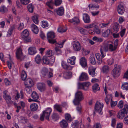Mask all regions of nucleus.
<instances>
[{"instance_id":"58","label":"nucleus","mask_w":128,"mask_h":128,"mask_svg":"<svg viewBox=\"0 0 128 128\" xmlns=\"http://www.w3.org/2000/svg\"><path fill=\"white\" fill-rule=\"evenodd\" d=\"M42 26L44 28L48 27V25L47 21H42Z\"/></svg>"},{"instance_id":"54","label":"nucleus","mask_w":128,"mask_h":128,"mask_svg":"<svg viewBox=\"0 0 128 128\" xmlns=\"http://www.w3.org/2000/svg\"><path fill=\"white\" fill-rule=\"evenodd\" d=\"M27 77V75L24 71H22V72L21 78L22 80H26Z\"/></svg>"},{"instance_id":"27","label":"nucleus","mask_w":128,"mask_h":128,"mask_svg":"<svg viewBox=\"0 0 128 128\" xmlns=\"http://www.w3.org/2000/svg\"><path fill=\"white\" fill-rule=\"evenodd\" d=\"M56 12L58 15L62 16L64 13V10L63 7H60L56 10Z\"/></svg>"},{"instance_id":"61","label":"nucleus","mask_w":128,"mask_h":128,"mask_svg":"<svg viewBox=\"0 0 128 128\" xmlns=\"http://www.w3.org/2000/svg\"><path fill=\"white\" fill-rule=\"evenodd\" d=\"M114 59L113 58L110 59L108 60L107 63L109 65H111L114 62Z\"/></svg>"},{"instance_id":"5","label":"nucleus","mask_w":128,"mask_h":128,"mask_svg":"<svg viewBox=\"0 0 128 128\" xmlns=\"http://www.w3.org/2000/svg\"><path fill=\"white\" fill-rule=\"evenodd\" d=\"M121 66L117 65L116 64L114 66V68L112 70L111 73L113 77L114 78L118 77L120 74V70Z\"/></svg>"},{"instance_id":"24","label":"nucleus","mask_w":128,"mask_h":128,"mask_svg":"<svg viewBox=\"0 0 128 128\" xmlns=\"http://www.w3.org/2000/svg\"><path fill=\"white\" fill-rule=\"evenodd\" d=\"M31 29L32 31L36 34H37L39 31L38 28L37 26L34 24H32L31 26Z\"/></svg>"},{"instance_id":"43","label":"nucleus","mask_w":128,"mask_h":128,"mask_svg":"<svg viewBox=\"0 0 128 128\" xmlns=\"http://www.w3.org/2000/svg\"><path fill=\"white\" fill-rule=\"evenodd\" d=\"M78 88L79 89H82L85 90H87V88H85L84 82L82 83H79L78 84Z\"/></svg>"},{"instance_id":"44","label":"nucleus","mask_w":128,"mask_h":128,"mask_svg":"<svg viewBox=\"0 0 128 128\" xmlns=\"http://www.w3.org/2000/svg\"><path fill=\"white\" fill-rule=\"evenodd\" d=\"M80 124V123L78 120H76L73 122L72 124L73 128H78Z\"/></svg>"},{"instance_id":"2","label":"nucleus","mask_w":128,"mask_h":128,"mask_svg":"<svg viewBox=\"0 0 128 128\" xmlns=\"http://www.w3.org/2000/svg\"><path fill=\"white\" fill-rule=\"evenodd\" d=\"M52 112V110L50 108H48L46 110L43 111L42 113L41 114L40 119L41 121H43L44 118H46L47 120H49V117Z\"/></svg>"},{"instance_id":"40","label":"nucleus","mask_w":128,"mask_h":128,"mask_svg":"<svg viewBox=\"0 0 128 128\" xmlns=\"http://www.w3.org/2000/svg\"><path fill=\"white\" fill-rule=\"evenodd\" d=\"M28 9L30 12L32 13L33 12L34 7L32 4H30L28 6Z\"/></svg>"},{"instance_id":"36","label":"nucleus","mask_w":128,"mask_h":128,"mask_svg":"<svg viewBox=\"0 0 128 128\" xmlns=\"http://www.w3.org/2000/svg\"><path fill=\"white\" fill-rule=\"evenodd\" d=\"M65 118L68 122H70L72 120L70 115L69 114H66L65 115Z\"/></svg>"},{"instance_id":"11","label":"nucleus","mask_w":128,"mask_h":128,"mask_svg":"<svg viewBox=\"0 0 128 128\" xmlns=\"http://www.w3.org/2000/svg\"><path fill=\"white\" fill-rule=\"evenodd\" d=\"M16 56L18 59L20 61L24 60L25 58L22 52L21 49L20 48H18L16 52Z\"/></svg>"},{"instance_id":"12","label":"nucleus","mask_w":128,"mask_h":128,"mask_svg":"<svg viewBox=\"0 0 128 128\" xmlns=\"http://www.w3.org/2000/svg\"><path fill=\"white\" fill-rule=\"evenodd\" d=\"M72 45L74 50L78 52L81 49L80 45V42L77 40L73 41L72 43Z\"/></svg>"},{"instance_id":"48","label":"nucleus","mask_w":128,"mask_h":128,"mask_svg":"<svg viewBox=\"0 0 128 128\" xmlns=\"http://www.w3.org/2000/svg\"><path fill=\"white\" fill-rule=\"evenodd\" d=\"M54 108L58 112H61L62 111V108L61 106L59 105H55L54 106Z\"/></svg>"},{"instance_id":"31","label":"nucleus","mask_w":128,"mask_h":128,"mask_svg":"<svg viewBox=\"0 0 128 128\" xmlns=\"http://www.w3.org/2000/svg\"><path fill=\"white\" fill-rule=\"evenodd\" d=\"M32 97L34 99V101H36V100L38 99L39 98V96L36 92H34L32 94Z\"/></svg>"},{"instance_id":"14","label":"nucleus","mask_w":128,"mask_h":128,"mask_svg":"<svg viewBox=\"0 0 128 128\" xmlns=\"http://www.w3.org/2000/svg\"><path fill=\"white\" fill-rule=\"evenodd\" d=\"M113 31L116 33L120 29V25L118 23L116 22L112 24L111 26Z\"/></svg>"},{"instance_id":"46","label":"nucleus","mask_w":128,"mask_h":128,"mask_svg":"<svg viewBox=\"0 0 128 128\" xmlns=\"http://www.w3.org/2000/svg\"><path fill=\"white\" fill-rule=\"evenodd\" d=\"M90 62L93 65H95L96 64V61L94 57L93 56H90Z\"/></svg>"},{"instance_id":"59","label":"nucleus","mask_w":128,"mask_h":128,"mask_svg":"<svg viewBox=\"0 0 128 128\" xmlns=\"http://www.w3.org/2000/svg\"><path fill=\"white\" fill-rule=\"evenodd\" d=\"M62 2V0H55L54 4L56 6H59L61 4Z\"/></svg>"},{"instance_id":"30","label":"nucleus","mask_w":128,"mask_h":128,"mask_svg":"<svg viewBox=\"0 0 128 128\" xmlns=\"http://www.w3.org/2000/svg\"><path fill=\"white\" fill-rule=\"evenodd\" d=\"M62 65L64 69L66 70H71L73 68L72 66L70 65H68L64 62L62 63Z\"/></svg>"},{"instance_id":"17","label":"nucleus","mask_w":128,"mask_h":128,"mask_svg":"<svg viewBox=\"0 0 128 128\" xmlns=\"http://www.w3.org/2000/svg\"><path fill=\"white\" fill-rule=\"evenodd\" d=\"M127 113H128L127 112L125 111L124 110H122L119 111L118 114L117 115V116L118 118L122 119Z\"/></svg>"},{"instance_id":"1","label":"nucleus","mask_w":128,"mask_h":128,"mask_svg":"<svg viewBox=\"0 0 128 128\" xmlns=\"http://www.w3.org/2000/svg\"><path fill=\"white\" fill-rule=\"evenodd\" d=\"M84 98L83 94L82 92L78 91L75 93V98L73 101V102L75 105L78 104L80 101L82 100Z\"/></svg>"},{"instance_id":"6","label":"nucleus","mask_w":128,"mask_h":128,"mask_svg":"<svg viewBox=\"0 0 128 128\" xmlns=\"http://www.w3.org/2000/svg\"><path fill=\"white\" fill-rule=\"evenodd\" d=\"M7 92L6 90L4 91L3 92V97L6 101V103L8 106H10V105L12 104L13 101L11 100L12 98L11 96L9 94H7Z\"/></svg>"},{"instance_id":"35","label":"nucleus","mask_w":128,"mask_h":128,"mask_svg":"<svg viewBox=\"0 0 128 128\" xmlns=\"http://www.w3.org/2000/svg\"><path fill=\"white\" fill-rule=\"evenodd\" d=\"M68 22H74V24H78L80 22V20L77 17H75L72 19L68 20Z\"/></svg>"},{"instance_id":"8","label":"nucleus","mask_w":128,"mask_h":128,"mask_svg":"<svg viewBox=\"0 0 128 128\" xmlns=\"http://www.w3.org/2000/svg\"><path fill=\"white\" fill-rule=\"evenodd\" d=\"M54 33L53 32H50L47 34V38L49 42L51 44H54L56 42L55 40L54 39L55 37Z\"/></svg>"},{"instance_id":"16","label":"nucleus","mask_w":128,"mask_h":128,"mask_svg":"<svg viewBox=\"0 0 128 128\" xmlns=\"http://www.w3.org/2000/svg\"><path fill=\"white\" fill-rule=\"evenodd\" d=\"M96 68H94L92 66H90L88 68V72L89 74L92 77H94L96 75V73H95Z\"/></svg>"},{"instance_id":"50","label":"nucleus","mask_w":128,"mask_h":128,"mask_svg":"<svg viewBox=\"0 0 128 128\" xmlns=\"http://www.w3.org/2000/svg\"><path fill=\"white\" fill-rule=\"evenodd\" d=\"M67 29L64 27H60L58 29V31L61 33L65 32Z\"/></svg>"},{"instance_id":"60","label":"nucleus","mask_w":128,"mask_h":128,"mask_svg":"<svg viewBox=\"0 0 128 128\" xmlns=\"http://www.w3.org/2000/svg\"><path fill=\"white\" fill-rule=\"evenodd\" d=\"M22 4L24 5L27 4L30 2L29 0H20Z\"/></svg>"},{"instance_id":"38","label":"nucleus","mask_w":128,"mask_h":128,"mask_svg":"<svg viewBox=\"0 0 128 128\" xmlns=\"http://www.w3.org/2000/svg\"><path fill=\"white\" fill-rule=\"evenodd\" d=\"M51 117L52 120L54 121H56L58 120L59 118V116L58 114L55 113H54L52 114Z\"/></svg>"},{"instance_id":"9","label":"nucleus","mask_w":128,"mask_h":128,"mask_svg":"<svg viewBox=\"0 0 128 128\" xmlns=\"http://www.w3.org/2000/svg\"><path fill=\"white\" fill-rule=\"evenodd\" d=\"M112 94L106 95V98L105 99V100L107 104H108L109 101L111 100L110 105L112 107L115 106L117 103V102L116 101L115 102L112 100Z\"/></svg>"},{"instance_id":"7","label":"nucleus","mask_w":128,"mask_h":128,"mask_svg":"<svg viewBox=\"0 0 128 128\" xmlns=\"http://www.w3.org/2000/svg\"><path fill=\"white\" fill-rule=\"evenodd\" d=\"M104 104L102 103L97 102L94 107L95 112H98L100 115H102V108Z\"/></svg>"},{"instance_id":"51","label":"nucleus","mask_w":128,"mask_h":128,"mask_svg":"<svg viewBox=\"0 0 128 128\" xmlns=\"http://www.w3.org/2000/svg\"><path fill=\"white\" fill-rule=\"evenodd\" d=\"M35 60L36 62L38 64H39L40 63L41 58L40 55H37L35 58Z\"/></svg>"},{"instance_id":"19","label":"nucleus","mask_w":128,"mask_h":128,"mask_svg":"<svg viewBox=\"0 0 128 128\" xmlns=\"http://www.w3.org/2000/svg\"><path fill=\"white\" fill-rule=\"evenodd\" d=\"M117 11L119 14H123L124 11V6L122 4L118 5L117 8Z\"/></svg>"},{"instance_id":"56","label":"nucleus","mask_w":128,"mask_h":128,"mask_svg":"<svg viewBox=\"0 0 128 128\" xmlns=\"http://www.w3.org/2000/svg\"><path fill=\"white\" fill-rule=\"evenodd\" d=\"M78 30L82 34H84L86 32V30L81 28H78Z\"/></svg>"},{"instance_id":"41","label":"nucleus","mask_w":128,"mask_h":128,"mask_svg":"<svg viewBox=\"0 0 128 128\" xmlns=\"http://www.w3.org/2000/svg\"><path fill=\"white\" fill-rule=\"evenodd\" d=\"M54 4V2L52 0H48L46 3V5L51 9L53 8L52 5Z\"/></svg>"},{"instance_id":"57","label":"nucleus","mask_w":128,"mask_h":128,"mask_svg":"<svg viewBox=\"0 0 128 128\" xmlns=\"http://www.w3.org/2000/svg\"><path fill=\"white\" fill-rule=\"evenodd\" d=\"M20 121L23 123L26 122L28 121L27 120L25 117L21 116L20 117Z\"/></svg>"},{"instance_id":"21","label":"nucleus","mask_w":128,"mask_h":128,"mask_svg":"<svg viewBox=\"0 0 128 128\" xmlns=\"http://www.w3.org/2000/svg\"><path fill=\"white\" fill-rule=\"evenodd\" d=\"M16 26V24H14L11 26L10 27L7 32V36H10L12 34L13 30Z\"/></svg>"},{"instance_id":"63","label":"nucleus","mask_w":128,"mask_h":128,"mask_svg":"<svg viewBox=\"0 0 128 128\" xmlns=\"http://www.w3.org/2000/svg\"><path fill=\"white\" fill-rule=\"evenodd\" d=\"M118 106L120 108H122L123 106V101L122 100L120 101L118 104Z\"/></svg>"},{"instance_id":"47","label":"nucleus","mask_w":128,"mask_h":128,"mask_svg":"<svg viewBox=\"0 0 128 128\" xmlns=\"http://www.w3.org/2000/svg\"><path fill=\"white\" fill-rule=\"evenodd\" d=\"M48 70L47 68L46 67H44L42 70L41 73L43 75L45 76L48 73Z\"/></svg>"},{"instance_id":"29","label":"nucleus","mask_w":128,"mask_h":128,"mask_svg":"<svg viewBox=\"0 0 128 128\" xmlns=\"http://www.w3.org/2000/svg\"><path fill=\"white\" fill-rule=\"evenodd\" d=\"M33 84V81L30 78L27 79L24 82V84L25 86H32Z\"/></svg>"},{"instance_id":"62","label":"nucleus","mask_w":128,"mask_h":128,"mask_svg":"<svg viewBox=\"0 0 128 128\" xmlns=\"http://www.w3.org/2000/svg\"><path fill=\"white\" fill-rule=\"evenodd\" d=\"M116 120L115 118H113L112 120L111 126L113 127H114L116 126Z\"/></svg>"},{"instance_id":"49","label":"nucleus","mask_w":128,"mask_h":128,"mask_svg":"<svg viewBox=\"0 0 128 128\" xmlns=\"http://www.w3.org/2000/svg\"><path fill=\"white\" fill-rule=\"evenodd\" d=\"M33 22L36 24H38V17L36 16H33L32 18Z\"/></svg>"},{"instance_id":"33","label":"nucleus","mask_w":128,"mask_h":128,"mask_svg":"<svg viewBox=\"0 0 128 128\" xmlns=\"http://www.w3.org/2000/svg\"><path fill=\"white\" fill-rule=\"evenodd\" d=\"M31 110L33 111L36 110L38 108V106L36 103L32 104H31L30 106Z\"/></svg>"},{"instance_id":"25","label":"nucleus","mask_w":128,"mask_h":128,"mask_svg":"<svg viewBox=\"0 0 128 128\" xmlns=\"http://www.w3.org/2000/svg\"><path fill=\"white\" fill-rule=\"evenodd\" d=\"M83 20L84 22L86 23H89L90 21L89 16L87 14H84L83 16Z\"/></svg>"},{"instance_id":"10","label":"nucleus","mask_w":128,"mask_h":128,"mask_svg":"<svg viewBox=\"0 0 128 128\" xmlns=\"http://www.w3.org/2000/svg\"><path fill=\"white\" fill-rule=\"evenodd\" d=\"M108 50L110 52H113L115 50L118 44V40L116 39L114 41V45L112 44H108Z\"/></svg>"},{"instance_id":"39","label":"nucleus","mask_w":128,"mask_h":128,"mask_svg":"<svg viewBox=\"0 0 128 128\" xmlns=\"http://www.w3.org/2000/svg\"><path fill=\"white\" fill-rule=\"evenodd\" d=\"M92 89L93 91L94 92L100 90L99 86L97 84H95L93 86Z\"/></svg>"},{"instance_id":"37","label":"nucleus","mask_w":128,"mask_h":128,"mask_svg":"<svg viewBox=\"0 0 128 128\" xmlns=\"http://www.w3.org/2000/svg\"><path fill=\"white\" fill-rule=\"evenodd\" d=\"M88 7L90 9L94 10L96 8H99V6L97 4H94L91 3L88 5Z\"/></svg>"},{"instance_id":"53","label":"nucleus","mask_w":128,"mask_h":128,"mask_svg":"<svg viewBox=\"0 0 128 128\" xmlns=\"http://www.w3.org/2000/svg\"><path fill=\"white\" fill-rule=\"evenodd\" d=\"M30 86H25V90L28 94H30L32 92V89Z\"/></svg>"},{"instance_id":"26","label":"nucleus","mask_w":128,"mask_h":128,"mask_svg":"<svg viewBox=\"0 0 128 128\" xmlns=\"http://www.w3.org/2000/svg\"><path fill=\"white\" fill-rule=\"evenodd\" d=\"M50 58L49 57L44 56L42 58V61L44 64L45 65L49 64V60Z\"/></svg>"},{"instance_id":"34","label":"nucleus","mask_w":128,"mask_h":128,"mask_svg":"<svg viewBox=\"0 0 128 128\" xmlns=\"http://www.w3.org/2000/svg\"><path fill=\"white\" fill-rule=\"evenodd\" d=\"M112 32L110 30L108 29L105 32H104L102 34V36L104 37H107L108 36L110 35L111 34Z\"/></svg>"},{"instance_id":"52","label":"nucleus","mask_w":128,"mask_h":128,"mask_svg":"<svg viewBox=\"0 0 128 128\" xmlns=\"http://www.w3.org/2000/svg\"><path fill=\"white\" fill-rule=\"evenodd\" d=\"M110 22H108L107 23H101L99 25V26L100 28H102L106 27L108 26L110 24Z\"/></svg>"},{"instance_id":"23","label":"nucleus","mask_w":128,"mask_h":128,"mask_svg":"<svg viewBox=\"0 0 128 128\" xmlns=\"http://www.w3.org/2000/svg\"><path fill=\"white\" fill-rule=\"evenodd\" d=\"M60 126L62 128H66L68 126V122L64 120H63L60 121Z\"/></svg>"},{"instance_id":"32","label":"nucleus","mask_w":128,"mask_h":128,"mask_svg":"<svg viewBox=\"0 0 128 128\" xmlns=\"http://www.w3.org/2000/svg\"><path fill=\"white\" fill-rule=\"evenodd\" d=\"M76 58L75 56H72L69 58L68 61L71 64L74 65L75 64V61Z\"/></svg>"},{"instance_id":"4","label":"nucleus","mask_w":128,"mask_h":128,"mask_svg":"<svg viewBox=\"0 0 128 128\" xmlns=\"http://www.w3.org/2000/svg\"><path fill=\"white\" fill-rule=\"evenodd\" d=\"M66 41V40H61L56 44V47L54 48L55 53L56 55H58L62 54V51L60 48L63 47V45Z\"/></svg>"},{"instance_id":"18","label":"nucleus","mask_w":128,"mask_h":128,"mask_svg":"<svg viewBox=\"0 0 128 128\" xmlns=\"http://www.w3.org/2000/svg\"><path fill=\"white\" fill-rule=\"evenodd\" d=\"M80 63L82 67L84 68L87 67L86 60L84 57H82L80 58Z\"/></svg>"},{"instance_id":"64","label":"nucleus","mask_w":128,"mask_h":128,"mask_svg":"<svg viewBox=\"0 0 128 128\" xmlns=\"http://www.w3.org/2000/svg\"><path fill=\"white\" fill-rule=\"evenodd\" d=\"M93 128H101L100 123H96L94 125Z\"/></svg>"},{"instance_id":"45","label":"nucleus","mask_w":128,"mask_h":128,"mask_svg":"<svg viewBox=\"0 0 128 128\" xmlns=\"http://www.w3.org/2000/svg\"><path fill=\"white\" fill-rule=\"evenodd\" d=\"M122 88L124 90H128V82H124L122 84Z\"/></svg>"},{"instance_id":"3","label":"nucleus","mask_w":128,"mask_h":128,"mask_svg":"<svg viewBox=\"0 0 128 128\" xmlns=\"http://www.w3.org/2000/svg\"><path fill=\"white\" fill-rule=\"evenodd\" d=\"M21 34L22 39L26 43L31 41V38L29 36V33L27 30H24Z\"/></svg>"},{"instance_id":"22","label":"nucleus","mask_w":128,"mask_h":128,"mask_svg":"<svg viewBox=\"0 0 128 128\" xmlns=\"http://www.w3.org/2000/svg\"><path fill=\"white\" fill-rule=\"evenodd\" d=\"M110 68L109 66L107 65H104L102 67L101 71L105 74H107L109 72Z\"/></svg>"},{"instance_id":"28","label":"nucleus","mask_w":128,"mask_h":128,"mask_svg":"<svg viewBox=\"0 0 128 128\" xmlns=\"http://www.w3.org/2000/svg\"><path fill=\"white\" fill-rule=\"evenodd\" d=\"M28 52L29 54L34 55L36 52V51L35 47H30L28 49Z\"/></svg>"},{"instance_id":"20","label":"nucleus","mask_w":128,"mask_h":128,"mask_svg":"<svg viewBox=\"0 0 128 128\" xmlns=\"http://www.w3.org/2000/svg\"><path fill=\"white\" fill-rule=\"evenodd\" d=\"M79 79L80 81L87 80L88 79V74H87L82 72L81 74L79 77Z\"/></svg>"},{"instance_id":"15","label":"nucleus","mask_w":128,"mask_h":128,"mask_svg":"<svg viewBox=\"0 0 128 128\" xmlns=\"http://www.w3.org/2000/svg\"><path fill=\"white\" fill-rule=\"evenodd\" d=\"M37 88L40 92L44 91L46 89V85L43 82H39L37 84Z\"/></svg>"},{"instance_id":"13","label":"nucleus","mask_w":128,"mask_h":128,"mask_svg":"<svg viewBox=\"0 0 128 128\" xmlns=\"http://www.w3.org/2000/svg\"><path fill=\"white\" fill-rule=\"evenodd\" d=\"M100 50L102 58H103L105 56L106 52L108 50V44H106L102 46L100 49Z\"/></svg>"},{"instance_id":"42","label":"nucleus","mask_w":128,"mask_h":128,"mask_svg":"<svg viewBox=\"0 0 128 128\" xmlns=\"http://www.w3.org/2000/svg\"><path fill=\"white\" fill-rule=\"evenodd\" d=\"M54 53L52 52V50H47L45 56L49 57L50 58L53 55Z\"/></svg>"},{"instance_id":"55","label":"nucleus","mask_w":128,"mask_h":128,"mask_svg":"<svg viewBox=\"0 0 128 128\" xmlns=\"http://www.w3.org/2000/svg\"><path fill=\"white\" fill-rule=\"evenodd\" d=\"M8 10V9L4 6H2L0 8V12H6Z\"/></svg>"}]
</instances>
